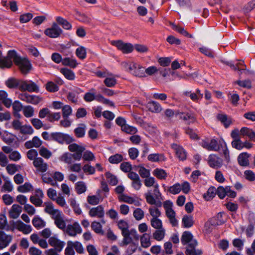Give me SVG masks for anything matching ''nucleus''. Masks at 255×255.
I'll return each mask as SVG.
<instances>
[{
	"label": "nucleus",
	"mask_w": 255,
	"mask_h": 255,
	"mask_svg": "<svg viewBox=\"0 0 255 255\" xmlns=\"http://www.w3.org/2000/svg\"><path fill=\"white\" fill-rule=\"evenodd\" d=\"M68 148L70 151L75 153H65L61 156L60 160L65 163L70 165L73 162V159L79 161L82 157V153L85 150L84 146L76 143L70 144Z\"/></svg>",
	"instance_id": "nucleus-1"
},
{
	"label": "nucleus",
	"mask_w": 255,
	"mask_h": 255,
	"mask_svg": "<svg viewBox=\"0 0 255 255\" xmlns=\"http://www.w3.org/2000/svg\"><path fill=\"white\" fill-rule=\"evenodd\" d=\"M9 55L11 57V60L13 61L15 64L18 67L23 74L26 75L30 71L31 65L27 59L22 58L19 56L14 50L10 52Z\"/></svg>",
	"instance_id": "nucleus-2"
},
{
	"label": "nucleus",
	"mask_w": 255,
	"mask_h": 255,
	"mask_svg": "<svg viewBox=\"0 0 255 255\" xmlns=\"http://www.w3.org/2000/svg\"><path fill=\"white\" fill-rule=\"evenodd\" d=\"M153 187V195H152L150 191H148L145 194L146 202L150 205H154L157 207H161L162 205L161 202L162 199L161 194L159 190L158 184L156 183Z\"/></svg>",
	"instance_id": "nucleus-3"
},
{
	"label": "nucleus",
	"mask_w": 255,
	"mask_h": 255,
	"mask_svg": "<svg viewBox=\"0 0 255 255\" xmlns=\"http://www.w3.org/2000/svg\"><path fill=\"white\" fill-rule=\"evenodd\" d=\"M123 65L126 69L135 76L138 77H145L146 76L144 71V67L138 63L134 62L123 63Z\"/></svg>",
	"instance_id": "nucleus-4"
},
{
	"label": "nucleus",
	"mask_w": 255,
	"mask_h": 255,
	"mask_svg": "<svg viewBox=\"0 0 255 255\" xmlns=\"http://www.w3.org/2000/svg\"><path fill=\"white\" fill-rule=\"evenodd\" d=\"M163 205L165 210L166 215L169 219L170 223L174 227L177 226L178 221L175 218L176 213L172 209V202L169 200H166L163 203Z\"/></svg>",
	"instance_id": "nucleus-5"
},
{
	"label": "nucleus",
	"mask_w": 255,
	"mask_h": 255,
	"mask_svg": "<svg viewBox=\"0 0 255 255\" xmlns=\"http://www.w3.org/2000/svg\"><path fill=\"white\" fill-rule=\"evenodd\" d=\"M122 236L124 237L122 241V244L124 246H127L131 243H134L133 241H137L139 237L137 231L134 229L128 230L126 232H124Z\"/></svg>",
	"instance_id": "nucleus-6"
},
{
	"label": "nucleus",
	"mask_w": 255,
	"mask_h": 255,
	"mask_svg": "<svg viewBox=\"0 0 255 255\" xmlns=\"http://www.w3.org/2000/svg\"><path fill=\"white\" fill-rule=\"evenodd\" d=\"M51 138L52 140L55 141L60 144H63L64 142L70 144L74 140L73 138L69 135L60 132H52Z\"/></svg>",
	"instance_id": "nucleus-7"
},
{
	"label": "nucleus",
	"mask_w": 255,
	"mask_h": 255,
	"mask_svg": "<svg viewBox=\"0 0 255 255\" xmlns=\"http://www.w3.org/2000/svg\"><path fill=\"white\" fill-rule=\"evenodd\" d=\"M44 205L45 206L44 212L50 215L54 221L64 215L61 211L54 208L53 204L51 202H45Z\"/></svg>",
	"instance_id": "nucleus-8"
},
{
	"label": "nucleus",
	"mask_w": 255,
	"mask_h": 255,
	"mask_svg": "<svg viewBox=\"0 0 255 255\" xmlns=\"http://www.w3.org/2000/svg\"><path fill=\"white\" fill-rule=\"evenodd\" d=\"M62 33V30L55 22L52 23L50 28H48L44 31V34L46 36L52 38L59 37Z\"/></svg>",
	"instance_id": "nucleus-9"
},
{
	"label": "nucleus",
	"mask_w": 255,
	"mask_h": 255,
	"mask_svg": "<svg viewBox=\"0 0 255 255\" xmlns=\"http://www.w3.org/2000/svg\"><path fill=\"white\" fill-rule=\"evenodd\" d=\"M20 91L29 92H38L39 87L32 81H23L20 83Z\"/></svg>",
	"instance_id": "nucleus-10"
},
{
	"label": "nucleus",
	"mask_w": 255,
	"mask_h": 255,
	"mask_svg": "<svg viewBox=\"0 0 255 255\" xmlns=\"http://www.w3.org/2000/svg\"><path fill=\"white\" fill-rule=\"evenodd\" d=\"M18 98L23 101L27 103H30L33 105H37L39 103L42 98L36 95H30L26 93H21L19 95Z\"/></svg>",
	"instance_id": "nucleus-11"
},
{
	"label": "nucleus",
	"mask_w": 255,
	"mask_h": 255,
	"mask_svg": "<svg viewBox=\"0 0 255 255\" xmlns=\"http://www.w3.org/2000/svg\"><path fill=\"white\" fill-rule=\"evenodd\" d=\"M63 231L70 236L75 237L77 234L82 233V229L79 224L75 222L73 224H69L66 226Z\"/></svg>",
	"instance_id": "nucleus-12"
},
{
	"label": "nucleus",
	"mask_w": 255,
	"mask_h": 255,
	"mask_svg": "<svg viewBox=\"0 0 255 255\" xmlns=\"http://www.w3.org/2000/svg\"><path fill=\"white\" fill-rule=\"evenodd\" d=\"M89 215L91 217L100 218L101 219V222L102 224H104L106 223V221L103 219L105 215L104 209L102 205L92 208L89 212Z\"/></svg>",
	"instance_id": "nucleus-13"
},
{
	"label": "nucleus",
	"mask_w": 255,
	"mask_h": 255,
	"mask_svg": "<svg viewBox=\"0 0 255 255\" xmlns=\"http://www.w3.org/2000/svg\"><path fill=\"white\" fill-rule=\"evenodd\" d=\"M111 43L124 53H130L133 50V47L131 44L124 43L121 40L112 41Z\"/></svg>",
	"instance_id": "nucleus-14"
},
{
	"label": "nucleus",
	"mask_w": 255,
	"mask_h": 255,
	"mask_svg": "<svg viewBox=\"0 0 255 255\" xmlns=\"http://www.w3.org/2000/svg\"><path fill=\"white\" fill-rule=\"evenodd\" d=\"M217 194L221 199H223L227 195L231 198L236 196V193L231 189V187L227 186L225 187L219 186L217 189Z\"/></svg>",
	"instance_id": "nucleus-15"
},
{
	"label": "nucleus",
	"mask_w": 255,
	"mask_h": 255,
	"mask_svg": "<svg viewBox=\"0 0 255 255\" xmlns=\"http://www.w3.org/2000/svg\"><path fill=\"white\" fill-rule=\"evenodd\" d=\"M48 244L50 246L56 249L58 251H62L64 246L65 242L61 241L55 236H52L48 239Z\"/></svg>",
	"instance_id": "nucleus-16"
},
{
	"label": "nucleus",
	"mask_w": 255,
	"mask_h": 255,
	"mask_svg": "<svg viewBox=\"0 0 255 255\" xmlns=\"http://www.w3.org/2000/svg\"><path fill=\"white\" fill-rule=\"evenodd\" d=\"M13 50H9L8 51L7 55L3 57L2 52L0 51V68H9L12 65V62L11 60V57L9 56L10 52H13Z\"/></svg>",
	"instance_id": "nucleus-17"
},
{
	"label": "nucleus",
	"mask_w": 255,
	"mask_h": 255,
	"mask_svg": "<svg viewBox=\"0 0 255 255\" xmlns=\"http://www.w3.org/2000/svg\"><path fill=\"white\" fill-rule=\"evenodd\" d=\"M34 166L36 168L37 170L40 172H45L48 168L47 164L44 161L41 157H37L33 161Z\"/></svg>",
	"instance_id": "nucleus-18"
},
{
	"label": "nucleus",
	"mask_w": 255,
	"mask_h": 255,
	"mask_svg": "<svg viewBox=\"0 0 255 255\" xmlns=\"http://www.w3.org/2000/svg\"><path fill=\"white\" fill-rule=\"evenodd\" d=\"M222 159L215 154H211L208 157V163L210 167L218 168L222 165Z\"/></svg>",
	"instance_id": "nucleus-19"
},
{
	"label": "nucleus",
	"mask_w": 255,
	"mask_h": 255,
	"mask_svg": "<svg viewBox=\"0 0 255 255\" xmlns=\"http://www.w3.org/2000/svg\"><path fill=\"white\" fill-rule=\"evenodd\" d=\"M11 240V236L7 235L3 231H0V250L8 246Z\"/></svg>",
	"instance_id": "nucleus-20"
},
{
	"label": "nucleus",
	"mask_w": 255,
	"mask_h": 255,
	"mask_svg": "<svg viewBox=\"0 0 255 255\" xmlns=\"http://www.w3.org/2000/svg\"><path fill=\"white\" fill-rule=\"evenodd\" d=\"M197 245V241H192L191 244H188L186 253L187 255H201L202 252L199 249H196L195 247Z\"/></svg>",
	"instance_id": "nucleus-21"
},
{
	"label": "nucleus",
	"mask_w": 255,
	"mask_h": 255,
	"mask_svg": "<svg viewBox=\"0 0 255 255\" xmlns=\"http://www.w3.org/2000/svg\"><path fill=\"white\" fill-rule=\"evenodd\" d=\"M42 143V140L37 136H34L32 140L27 141L24 143V146L27 149H30L32 147H39Z\"/></svg>",
	"instance_id": "nucleus-22"
},
{
	"label": "nucleus",
	"mask_w": 255,
	"mask_h": 255,
	"mask_svg": "<svg viewBox=\"0 0 255 255\" xmlns=\"http://www.w3.org/2000/svg\"><path fill=\"white\" fill-rule=\"evenodd\" d=\"M14 226L17 230L25 234H29L32 231V228L30 225H26L20 220L17 221L15 223Z\"/></svg>",
	"instance_id": "nucleus-23"
},
{
	"label": "nucleus",
	"mask_w": 255,
	"mask_h": 255,
	"mask_svg": "<svg viewBox=\"0 0 255 255\" xmlns=\"http://www.w3.org/2000/svg\"><path fill=\"white\" fill-rule=\"evenodd\" d=\"M201 145L202 147L208 150L218 151L219 149L217 141L214 139H212L210 142L203 141Z\"/></svg>",
	"instance_id": "nucleus-24"
},
{
	"label": "nucleus",
	"mask_w": 255,
	"mask_h": 255,
	"mask_svg": "<svg viewBox=\"0 0 255 255\" xmlns=\"http://www.w3.org/2000/svg\"><path fill=\"white\" fill-rule=\"evenodd\" d=\"M172 148L175 151L176 155L179 159L185 160L186 158V153L182 147L179 145L173 143L171 145Z\"/></svg>",
	"instance_id": "nucleus-25"
},
{
	"label": "nucleus",
	"mask_w": 255,
	"mask_h": 255,
	"mask_svg": "<svg viewBox=\"0 0 255 255\" xmlns=\"http://www.w3.org/2000/svg\"><path fill=\"white\" fill-rule=\"evenodd\" d=\"M22 212V207L17 205L13 204L9 211V216L12 219H16Z\"/></svg>",
	"instance_id": "nucleus-26"
},
{
	"label": "nucleus",
	"mask_w": 255,
	"mask_h": 255,
	"mask_svg": "<svg viewBox=\"0 0 255 255\" xmlns=\"http://www.w3.org/2000/svg\"><path fill=\"white\" fill-rule=\"evenodd\" d=\"M183 94L190 97L194 102H197L199 100L201 99L203 96L199 89H197L195 93H192L191 91H186L183 93Z\"/></svg>",
	"instance_id": "nucleus-27"
},
{
	"label": "nucleus",
	"mask_w": 255,
	"mask_h": 255,
	"mask_svg": "<svg viewBox=\"0 0 255 255\" xmlns=\"http://www.w3.org/2000/svg\"><path fill=\"white\" fill-rule=\"evenodd\" d=\"M22 80H19L14 78H10L5 82V85L10 89L18 88L20 90V83Z\"/></svg>",
	"instance_id": "nucleus-28"
},
{
	"label": "nucleus",
	"mask_w": 255,
	"mask_h": 255,
	"mask_svg": "<svg viewBox=\"0 0 255 255\" xmlns=\"http://www.w3.org/2000/svg\"><path fill=\"white\" fill-rule=\"evenodd\" d=\"M7 93L3 90L0 91V101L6 107L11 106L12 100L7 98Z\"/></svg>",
	"instance_id": "nucleus-29"
},
{
	"label": "nucleus",
	"mask_w": 255,
	"mask_h": 255,
	"mask_svg": "<svg viewBox=\"0 0 255 255\" xmlns=\"http://www.w3.org/2000/svg\"><path fill=\"white\" fill-rule=\"evenodd\" d=\"M147 107L152 113H160L162 109L161 105L155 101L148 102L147 104Z\"/></svg>",
	"instance_id": "nucleus-30"
},
{
	"label": "nucleus",
	"mask_w": 255,
	"mask_h": 255,
	"mask_svg": "<svg viewBox=\"0 0 255 255\" xmlns=\"http://www.w3.org/2000/svg\"><path fill=\"white\" fill-rule=\"evenodd\" d=\"M195 221L191 215H185L182 218V223L184 228H189L193 226Z\"/></svg>",
	"instance_id": "nucleus-31"
},
{
	"label": "nucleus",
	"mask_w": 255,
	"mask_h": 255,
	"mask_svg": "<svg viewBox=\"0 0 255 255\" xmlns=\"http://www.w3.org/2000/svg\"><path fill=\"white\" fill-rule=\"evenodd\" d=\"M178 116L179 119L184 120L187 124L194 123L195 121V117L191 114L180 112Z\"/></svg>",
	"instance_id": "nucleus-32"
},
{
	"label": "nucleus",
	"mask_w": 255,
	"mask_h": 255,
	"mask_svg": "<svg viewBox=\"0 0 255 255\" xmlns=\"http://www.w3.org/2000/svg\"><path fill=\"white\" fill-rule=\"evenodd\" d=\"M241 134L243 135L248 136L252 141H255V132L252 129L247 127H243L240 130Z\"/></svg>",
	"instance_id": "nucleus-33"
},
{
	"label": "nucleus",
	"mask_w": 255,
	"mask_h": 255,
	"mask_svg": "<svg viewBox=\"0 0 255 255\" xmlns=\"http://www.w3.org/2000/svg\"><path fill=\"white\" fill-rule=\"evenodd\" d=\"M192 241H196L195 240H193V236L192 234L188 231L184 232L181 237V242L184 245L187 244H191Z\"/></svg>",
	"instance_id": "nucleus-34"
},
{
	"label": "nucleus",
	"mask_w": 255,
	"mask_h": 255,
	"mask_svg": "<svg viewBox=\"0 0 255 255\" xmlns=\"http://www.w3.org/2000/svg\"><path fill=\"white\" fill-rule=\"evenodd\" d=\"M250 155L247 152H244L240 154L238 157V161L239 164L241 166H247L249 164V157Z\"/></svg>",
	"instance_id": "nucleus-35"
},
{
	"label": "nucleus",
	"mask_w": 255,
	"mask_h": 255,
	"mask_svg": "<svg viewBox=\"0 0 255 255\" xmlns=\"http://www.w3.org/2000/svg\"><path fill=\"white\" fill-rule=\"evenodd\" d=\"M180 114V112L178 111H173L170 109H166L162 115L165 119L167 120H170L175 116L177 117Z\"/></svg>",
	"instance_id": "nucleus-36"
},
{
	"label": "nucleus",
	"mask_w": 255,
	"mask_h": 255,
	"mask_svg": "<svg viewBox=\"0 0 255 255\" xmlns=\"http://www.w3.org/2000/svg\"><path fill=\"white\" fill-rule=\"evenodd\" d=\"M209 223L213 226H219L224 223V221L222 219V215L221 213H218L216 217L211 218L209 221Z\"/></svg>",
	"instance_id": "nucleus-37"
},
{
	"label": "nucleus",
	"mask_w": 255,
	"mask_h": 255,
	"mask_svg": "<svg viewBox=\"0 0 255 255\" xmlns=\"http://www.w3.org/2000/svg\"><path fill=\"white\" fill-rule=\"evenodd\" d=\"M217 119L220 121L225 127L228 128L232 123L231 119L228 117L226 115L218 114Z\"/></svg>",
	"instance_id": "nucleus-38"
},
{
	"label": "nucleus",
	"mask_w": 255,
	"mask_h": 255,
	"mask_svg": "<svg viewBox=\"0 0 255 255\" xmlns=\"http://www.w3.org/2000/svg\"><path fill=\"white\" fill-rule=\"evenodd\" d=\"M170 24L172 26V27L174 30L177 31L181 34L188 37H192V35L189 34L183 27L176 25L175 24L172 22H170Z\"/></svg>",
	"instance_id": "nucleus-39"
},
{
	"label": "nucleus",
	"mask_w": 255,
	"mask_h": 255,
	"mask_svg": "<svg viewBox=\"0 0 255 255\" xmlns=\"http://www.w3.org/2000/svg\"><path fill=\"white\" fill-rule=\"evenodd\" d=\"M62 64L64 66H68L73 68L76 67L78 65V63L75 59L69 57L63 58L62 61Z\"/></svg>",
	"instance_id": "nucleus-40"
},
{
	"label": "nucleus",
	"mask_w": 255,
	"mask_h": 255,
	"mask_svg": "<svg viewBox=\"0 0 255 255\" xmlns=\"http://www.w3.org/2000/svg\"><path fill=\"white\" fill-rule=\"evenodd\" d=\"M141 246L144 248H147L151 245L150 235L147 234H144L140 237Z\"/></svg>",
	"instance_id": "nucleus-41"
},
{
	"label": "nucleus",
	"mask_w": 255,
	"mask_h": 255,
	"mask_svg": "<svg viewBox=\"0 0 255 255\" xmlns=\"http://www.w3.org/2000/svg\"><path fill=\"white\" fill-rule=\"evenodd\" d=\"M57 22L61 25L62 27L66 30H69L71 28V24L65 19L62 17L58 16L56 18Z\"/></svg>",
	"instance_id": "nucleus-42"
},
{
	"label": "nucleus",
	"mask_w": 255,
	"mask_h": 255,
	"mask_svg": "<svg viewBox=\"0 0 255 255\" xmlns=\"http://www.w3.org/2000/svg\"><path fill=\"white\" fill-rule=\"evenodd\" d=\"M165 235V230L164 229H158L153 233V238L156 241H160L164 239Z\"/></svg>",
	"instance_id": "nucleus-43"
},
{
	"label": "nucleus",
	"mask_w": 255,
	"mask_h": 255,
	"mask_svg": "<svg viewBox=\"0 0 255 255\" xmlns=\"http://www.w3.org/2000/svg\"><path fill=\"white\" fill-rule=\"evenodd\" d=\"M86 190V185L83 181H79L75 184V190L77 194H82L85 192Z\"/></svg>",
	"instance_id": "nucleus-44"
},
{
	"label": "nucleus",
	"mask_w": 255,
	"mask_h": 255,
	"mask_svg": "<svg viewBox=\"0 0 255 255\" xmlns=\"http://www.w3.org/2000/svg\"><path fill=\"white\" fill-rule=\"evenodd\" d=\"M60 72L65 76L66 79L69 80H73L75 79V74L71 70L67 68H61L60 70Z\"/></svg>",
	"instance_id": "nucleus-45"
},
{
	"label": "nucleus",
	"mask_w": 255,
	"mask_h": 255,
	"mask_svg": "<svg viewBox=\"0 0 255 255\" xmlns=\"http://www.w3.org/2000/svg\"><path fill=\"white\" fill-rule=\"evenodd\" d=\"M86 126L85 124H81L79 127L74 129V133L77 137H82L85 135Z\"/></svg>",
	"instance_id": "nucleus-46"
},
{
	"label": "nucleus",
	"mask_w": 255,
	"mask_h": 255,
	"mask_svg": "<svg viewBox=\"0 0 255 255\" xmlns=\"http://www.w3.org/2000/svg\"><path fill=\"white\" fill-rule=\"evenodd\" d=\"M148 159L152 162H159L164 160V156L162 154L153 153L148 156Z\"/></svg>",
	"instance_id": "nucleus-47"
},
{
	"label": "nucleus",
	"mask_w": 255,
	"mask_h": 255,
	"mask_svg": "<svg viewBox=\"0 0 255 255\" xmlns=\"http://www.w3.org/2000/svg\"><path fill=\"white\" fill-rule=\"evenodd\" d=\"M153 174L160 179H165L167 175L165 170L159 168L154 169Z\"/></svg>",
	"instance_id": "nucleus-48"
},
{
	"label": "nucleus",
	"mask_w": 255,
	"mask_h": 255,
	"mask_svg": "<svg viewBox=\"0 0 255 255\" xmlns=\"http://www.w3.org/2000/svg\"><path fill=\"white\" fill-rule=\"evenodd\" d=\"M104 83L108 87H113L117 84V80L112 74V76H107L104 80Z\"/></svg>",
	"instance_id": "nucleus-49"
},
{
	"label": "nucleus",
	"mask_w": 255,
	"mask_h": 255,
	"mask_svg": "<svg viewBox=\"0 0 255 255\" xmlns=\"http://www.w3.org/2000/svg\"><path fill=\"white\" fill-rule=\"evenodd\" d=\"M151 226L154 229L158 230L164 229L163 228L162 221L158 218H152L150 220Z\"/></svg>",
	"instance_id": "nucleus-50"
},
{
	"label": "nucleus",
	"mask_w": 255,
	"mask_h": 255,
	"mask_svg": "<svg viewBox=\"0 0 255 255\" xmlns=\"http://www.w3.org/2000/svg\"><path fill=\"white\" fill-rule=\"evenodd\" d=\"M33 225L37 229H40L44 227L45 225V222L41 218L38 217H35L32 221Z\"/></svg>",
	"instance_id": "nucleus-51"
},
{
	"label": "nucleus",
	"mask_w": 255,
	"mask_h": 255,
	"mask_svg": "<svg viewBox=\"0 0 255 255\" xmlns=\"http://www.w3.org/2000/svg\"><path fill=\"white\" fill-rule=\"evenodd\" d=\"M109 161L112 164H118L123 160V156L120 154H116L109 158Z\"/></svg>",
	"instance_id": "nucleus-52"
},
{
	"label": "nucleus",
	"mask_w": 255,
	"mask_h": 255,
	"mask_svg": "<svg viewBox=\"0 0 255 255\" xmlns=\"http://www.w3.org/2000/svg\"><path fill=\"white\" fill-rule=\"evenodd\" d=\"M19 131L21 134L28 135H31L34 132L32 127L27 125H22Z\"/></svg>",
	"instance_id": "nucleus-53"
},
{
	"label": "nucleus",
	"mask_w": 255,
	"mask_h": 255,
	"mask_svg": "<svg viewBox=\"0 0 255 255\" xmlns=\"http://www.w3.org/2000/svg\"><path fill=\"white\" fill-rule=\"evenodd\" d=\"M54 224L56 226L63 231L66 227V222L64 220V215L57 219L54 221Z\"/></svg>",
	"instance_id": "nucleus-54"
},
{
	"label": "nucleus",
	"mask_w": 255,
	"mask_h": 255,
	"mask_svg": "<svg viewBox=\"0 0 255 255\" xmlns=\"http://www.w3.org/2000/svg\"><path fill=\"white\" fill-rule=\"evenodd\" d=\"M105 176L107 178L108 182L112 185L115 186L117 184L118 182L117 177L109 172H107L105 174Z\"/></svg>",
	"instance_id": "nucleus-55"
},
{
	"label": "nucleus",
	"mask_w": 255,
	"mask_h": 255,
	"mask_svg": "<svg viewBox=\"0 0 255 255\" xmlns=\"http://www.w3.org/2000/svg\"><path fill=\"white\" fill-rule=\"evenodd\" d=\"M23 113L26 118L32 117L34 115V109L30 106H26L23 108Z\"/></svg>",
	"instance_id": "nucleus-56"
},
{
	"label": "nucleus",
	"mask_w": 255,
	"mask_h": 255,
	"mask_svg": "<svg viewBox=\"0 0 255 255\" xmlns=\"http://www.w3.org/2000/svg\"><path fill=\"white\" fill-rule=\"evenodd\" d=\"M91 228L92 230L97 234H103V231L102 230V226L100 223L94 221L91 224Z\"/></svg>",
	"instance_id": "nucleus-57"
},
{
	"label": "nucleus",
	"mask_w": 255,
	"mask_h": 255,
	"mask_svg": "<svg viewBox=\"0 0 255 255\" xmlns=\"http://www.w3.org/2000/svg\"><path fill=\"white\" fill-rule=\"evenodd\" d=\"M159 207H151L149 208V212L152 218H158L161 216V212L158 209Z\"/></svg>",
	"instance_id": "nucleus-58"
},
{
	"label": "nucleus",
	"mask_w": 255,
	"mask_h": 255,
	"mask_svg": "<svg viewBox=\"0 0 255 255\" xmlns=\"http://www.w3.org/2000/svg\"><path fill=\"white\" fill-rule=\"evenodd\" d=\"M76 56L81 59H84L86 57V48L83 46L79 47L76 50Z\"/></svg>",
	"instance_id": "nucleus-59"
},
{
	"label": "nucleus",
	"mask_w": 255,
	"mask_h": 255,
	"mask_svg": "<svg viewBox=\"0 0 255 255\" xmlns=\"http://www.w3.org/2000/svg\"><path fill=\"white\" fill-rule=\"evenodd\" d=\"M39 153L41 156L46 159H48L52 156V152L44 146L40 148Z\"/></svg>",
	"instance_id": "nucleus-60"
},
{
	"label": "nucleus",
	"mask_w": 255,
	"mask_h": 255,
	"mask_svg": "<svg viewBox=\"0 0 255 255\" xmlns=\"http://www.w3.org/2000/svg\"><path fill=\"white\" fill-rule=\"evenodd\" d=\"M32 189V186L29 183H25L23 185L19 186L17 188V191L21 193H25Z\"/></svg>",
	"instance_id": "nucleus-61"
},
{
	"label": "nucleus",
	"mask_w": 255,
	"mask_h": 255,
	"mask_svg": "<svg viewBox=\"0 0 255 255\" xmlns=\"http://www.w3.org/2000/svg\"><path fill=\"white\" fill-rule=\"evenodd\" d=\"M138 168H139L138 170V173L142 178H145L146 177H149V176H150V171L148 169H146L141 165L138 166Z\"/></svg>",
	"instance_id": "nucleus-62"
},
{
	"label": "nucleus",
	"mask_w": 255,
	"mask_h": 255,
	"mask_svg": "<svg viewBox=\"0 0 255 255\" xmlns=\"http://www.w3.org/2000/svg\"><path fill=\"white\" fill-rule=\"evenodd\" d=\"M45 88L50 92H55L59 90V87L52 82H47L45 85Z\"/></svg>",
	"instance_id": "nucleus-63"
},
{
	"label": "nucleus",
	"mask_w": 255,
	"mask_h": 255,
	"mask_svg": "<svg viewBox=\"0 0 255 255\" xmlns=\"http://www.w3.org/2000/svg\"><path fill=\"white\" fill-rule=\"evenodd\" d=\"M118 227L122 231V235L124 234V232H126L128 230V223L123 220H121L118 222Z\"/></svg>",
	"instance_id": "nucleus-64"
}]
</instances>
